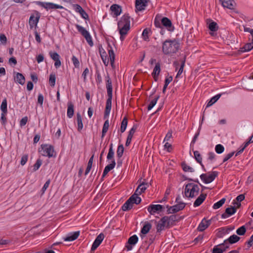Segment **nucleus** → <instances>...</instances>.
<instances>
[{
  "label": "nucleus",
  "mask_w": 253,
  "mask_h": 253,
  "mask_svg": "<svg viewBox=\"0 0 253 253\" xmlns=\"http://www.w3.org/2000/svg\"><path fill=\"white\" fill-rule=\"evenodd\" d=\"M118 26L120 34V40L123 41L130 29L129 17L127 15L123 16L118 22Z\"/></svg>",
  "instance_id": "nucleus-1"
},
{
  "label": "nucleus",
  "mask_w": 253,
  "mask_h": 253,
  "mask_svg": "<svg viewBox=\"0 0 253 253\" xmlns=\"http://www.w3.org/2000/svg\"><path fill=\"white\" fill-rule=\"evenodd\" d=\"M179 43L176 40H166L162 45V51L165 54L174 53L178 51Z\"/></svg>",
  "instance_id": "nucleus-2"
},
{
  "label": "nucleus",
  "mask_w": 253,
  "mask_h": 253,
  "mask_svg": "<svg viewBox=\"0 0 253 253\" xmlns=\"http://www.w3.org/2000/svg\"><path fill=\"white\" fill-rule=\"evenodd\" d=\"M108 52L109 57H108L106 52L103 48H99L100 54L104 64L105 66H107L110 62L111 66L114 67L115 55L112 48L109 45H108Z\"/></svg>",
  "instance_id": "nucleus-3"
},
{
  "label": "nucleus",
  "mask_w": 253,
  "mask_h": 253,
  "mask_svg": "<svg viewBox=\"0 0 253 253\" xmlns=\"http://www.w3.org/2000/svg\"><path fill=\"white\" fill-rule=\"evenodd\" d=\"M200 188L198 184L189 183L186 185L184 194L187 198H194L199 194Z\"/></svg>",
  "instance_id": "nucleus-4"
},
{
  "label": "nucleus",
  "mask_w": 253,
  "mask_h": 253,
  "mask_svg": "<svg viewBox=\"0 0 253 253\" xmlns=\"http://www.w3.org/2000/svg\"><path fill=\"white\" fill-rule=\"evenodd\" d=\"M161 24L169 31H173L174 27L172 25L171 21L167 17L160 19V17L157 15L154 21V24L156 27L161 28Z\"/></svg>",
  "instance_id": "nucleus-5"
},
{
  "label": "nucleus",
  "mask_w": 253,
  "mask_h": 253,
  "mask_svg": "<svg viewBox=\"0 0 253 253\" xmlns=\"http://www.w3.org/2000/svg\"><path fill=\"white\" fill-rule=\"evenodd\" d=\"M39 152L42 156L48 157L49 158L52 157L55 155L54 148L50 144H42L41 146Z\"/></svg>",
  "instance_id": "nucleus-6"
},
{
  "label": "nucleus",
  "mask_w": 253,
  "mask_h": 253,
  "mask_svg": "<svg viewBox=\"0 0 253 253\" xmlns=\"http://www.w3.org/2000/svg\"><path fill=\"white\" fill-rule=\"evenodd\" d=\"M141 202V198L135 195H132L123 205L122 210L126 211L131 209L132 208L133 204H138Z\"/></svg>",
  "instance_id": "nucleus-7"
},
{
  "label": "nucleus",
  "mask_w": 253,
  "mask_h": 253,
  "mask_svg": "<svg viewBox=\"0 0 253 253\" xmlns=\"http://www.w3.org/2000/svg\"><path fill=\"white\" fill-rule=\"evenodd\" d=\"M78 31L81 34V35L85 39L88 44L92 46L93 45V42L92 40L91 36L89 33L84 27L80 25L76 26Z\"/></svg>",
  "instance_id": "nucleus-8"
},
{
  "label": "nucleus",
  "mask_w": 253,
  "mask_h": 253,
  "mask_svg": "<svg viewBox=\"0 0 253 253\" xmlns=\"http://www.w3.org/2000/svg\"><path fill=\"white\" fill-rule=\"evenodd\" d=\"M217 176L216 171L202 174L200 175V178L205 183H210Z\"/></svg>",
  "instance_id": "nucleus-9"
},
{
  "label": "nucleus",
  "mask_w": 253,
  "mask_h": 253,
  "mask_svg": "<svg viewBox=\"0 0 253 253\" xmlns=\"http://www.w3.org/2000/svg\"><path fill=\"white\" fill-rule=\"evenodd\" d=\"M185 58L179 60L175 61L173 63V65L175 68V70L177 71L178 70V72L176 75V78H178L180 76V75L182 74L183 71V68L185 66Z\"/></svg>",
  "instance_id": "nucleus-10"
},
{
  "label": "nucleus",
  "mask_w": 253,
  "mask_h": 253,
  "mask_svg": "<svg viewBox=\"0 0 253 253\" xmlns=\"http://www.w3.org/2000/svg\"><path fill=\"white\" fill-rule=\"evenodd\" d=\"M37 3L38 5L44 8L46 10H49L51 9H61L63 8L62 6L52 2L37 1Z\"/></svg>",
  "instance_id": "nucleus-11"
},
{
  "label": "nucleus",
  "mask_w": 253,
  "mask_h": 253,
  "mask_svg": "<svg viewBox=\"0 0 253 253\" xmlns=\"http://www.w3.org/2000/svg\"><path fill=\"white\" fill-rule=\"evenodd\" d=\"M138 241V238L136 235H134L130 237L125 246V248L127 251L131 250Z\"/></svg>",
  "instance_id": "nucleus-12"
},
{
  "label": "nucleus",
  "mask_w": 253,
  "mask_h": 253,
  "mask_svg": "<svg viewBox=\"0 0 253 253\" xmlns=\"http://www.w3.org/2000/svg\"><path fill=\"white\" fill-rule=\"evenodd\" d=\"M178 198H176V201L177 202V204L174 206H173L172 207H170L169 209V211L170 213H175L176 212H178L182 210H183L185 206V204L183 202H178Z\"/></svg>",
  "instance_id": "nucleus-13"
},
{
  "label": "nucleus",
  "mask_w": 253,
  "mask_h": 253,
  "mask_svg": "<svg viewBox=\"0 0 253 253\" xmlns=\"http://www.w3.org/2000/svg\"><path fill=\"white\" fill-rule=\"evenodd\" d=\"M163 209V207L161 205H151L147 208L148 212L152 215L160 213Z\"/></svg>",
  "instance_id": "nucleus-14"
},
{
  "label": "nucleus",
  "mask_w": 253,
  "mask_h": 253,
  "mask_svg": "<svg viewBox=\"0 0 253 253\" xmlns=\"http://www.w3.org/2000/svg\"><path fill=\"white\" fill-rule=\"evenodd\" d=\"M40 16L39 13L32 14L29 18V25L31 29L36 28L39 22Z\"/></svg>",
  "instance_id": "nucleus-15"
},
{
  "label": "nucleus",
  "mask_w": 253,
  "mask_h": 253,
  "mask_svg": "<svg viewBox=\"0 0 253 253\" xmlns=\"http://www.w3.org/2000/svg\"><path fill=\"white\" fill-rule=\"evenodd\" d=\"M222 5L229 9H234L236 4L234 0H219Z\"/></svg>",
  "instance_id": "nucleus-16"
},
{
  "label": "nucleus",
  "mask_w": 253,
  "mask_h": 253,
  "mask_svg": "<svg viewBox=\"0 0 253 253\" xmlns=\"http://www.w3.org/2000/svg\"><path fill=\"white\" fill-rule=\"evenodd\" d=\"M168 220V217L166 216L163 217L161 218L157 225L156 228L157 232H160L164 229L167 224L169 223Z\"/></svg>",
  "instance_id": "nucleus-17"
},
{
  "label": "nucleus",
  "mask_w": 253,
  "mask_h": 253,
  "mask_svg": "<svg viewBox=\"0 0 253 253\" xmlns=\"http://www.w3.org/2000/svg\"><path fill=\"white\" fill-rule=\"evenodd\" d=\"M148 0H136L135 7L137 10H144L147 5Z\"/></svg>",
  "instance_id": "nucleus-18"
},
{
  "label": "nucleus",
  "mask_w": 253,
  "mask_h": 253,
  "mask_svg": "<svg viewBox=\"0 0 253 253\" xmlns=\"http://www.w3.org/2000/svg\"><path fill=\"white\" fill-rule=\"evenodd\" d=\"M50 57L55 61L54 66L57 68L60 66L61 61L60 60V56L56 52H49Z\"/></svg>",
  "instance_id": "nucleus-19"
},
{
  "label": "nucleus",
  "mask_w": 253,
  "mask_h": 253,
  "mask_svg": "<svg viewBox=\"0 0 253 253\" xmlns=\"http://www.w3.org/2000/svg\"><path fill=\"white\" fill-rule=\"evenodd\" d=\"M211 220H207L204 218L198 226V230L199 231H203L206 229L211 224Z\"/></svg>",
  "instance_id": "nucleus-20"
},
{
  "label": "nucleus",
  "mask_w": 253,
  "mask_h": 253,
  "mask_svg": "<svg viewBox=\"0 0 253 253\" xmlns=\"http://www.w3.org/2000/svg\"><path fill=\"white\" fill-rule=\"evenodd\" d=\"M104 238V236L103 234H100L96 238L95 241H94L91 250L94 251L96 250L97 247L100 245V244L102 242L103 239Z\"/></svg>",
  "instance_id": "nucleus-21"
},
{
  "label": "nucleus",
  "mask_w": 253,
  "mask_h": 253,
  "mask_svg": "<svg viewBox=\"0 0 253 253\" xmlns=\"http://www.w3.org/2000/svg\"><path fill=\"white\" fill-rule=\"evenodd\" d=\"M110 10L113 16L116 17L120 15L122 12V8L118 4H113L110 7Z\"/></svg>",
  "instance_id": "nucleus-22"
},
{
  "label": "nucleus",
  "mask_w": 253,
  "mask_h": 253,
  "mask_svg": "<svg viewBox=\"0 0 253 253\" xmlns=\"http://www.w3.org/2000/svg\"><path fill=\"white\" fill-rule=\"evenodd\" d=\"M236 212V208L235 207H230L227 208L226 209L225 212L222 214L221 217L223 218H226L234 214Z\"/></svg>",
  "instance_id": "nucleus-23"
},
{
  "label": "nucleus",
  "mask_w": 253,
  "mask_h": 253,
  "mask_svg": "<svg viewBox=\"0 0 253 253\" xmlns=\"http://www.w3.org/2000/svg\"><path fill=\"white\" fill-rule=\"evenodd\" d=\"M80 235V232L77 231L70 233L64 237V241H73L78 238Z\"/></svg>",
  "instance_id": "nucleus-24"
},
{
  "label": "nucleus",
  "mask_w": 253,
  "mask_h": 253,
  "mask_svg": "<svg viewBox=\"0 0 253 253\" xmlns=\"http://www.w3.org/2000/svg\"><path fill=\"white\" fill-rule=\"evenodd\" d=\"M240 237L236 235L231 236L227 240H225L224 243L226 245V248H228V243L231 244L237 242L240 240Z\"/></svg>",
  "instance_id": "nucleus-25"
},
{
  "label": "nucleus",
  "mask_w": 253,
  "mask_h": 253,
  "mask_svg": "<svg viewBox=\"0 0 253 253\" xmlns=\"http://www.w3.org/2000/svg\"><path fill=\"white\" fill-rule=\"evenodd\" d=\"M147 188V184L146 183H141L137 188L135 193L132 195L138 196L141 195L142 193L144 192Z\"/></svg>",
  "instance_id": "nucleus-26"
},
{
  "label": "nucleus",
  "mask_w": 253,
  "mask_h": 253,
  "mask_svg": "<svg viewBox=\"0 0 253 253\" xmlns=\"http://www.w3.org/2000/svg\"><path fill=\"white\" fill-rule=\"evenodd\" d=\"M233 228L228 227H222L217 229V236L218 237H222L224 235L228 234Z\"/></svg>",
  "instance_id": "nucleus-27"
},
{
  "label": "nucleus",
  "mask_w": 253,
  "mask_h": 253,
  "mask_svg": "<svg viewBox=\"0 0 253 253\" xmlns=\"http://www.w3.org/2000/svg\"><path fill=\"white\" fill-rule=\"evenodd\" d=\"M207 197V194H201L197 198L193 204V206L195 207H198L200 206L203 202L205 200Z\"/></svg>",
  "instance_id": "nucleus-28"
},
{
  "label": "nucleus",
  "mask_w": 253,
  "mask_h": 253,
  "mask_svg": "<svg viewBox=\"0 0 253 253\" xmlns=\"http://www.w3.org/2000/svg\"><path fill=\"white\" fill-rule=\"evenodd\" d=\"M226 245L224 243L215 246L212 251V253H223L226 250Z\"/></svg>",
  "instance_id": "nucleus-29"
},
{
  "label": "nucleus",
  "mask_w": 253,
  "mask_h": 253,
  "mask_svg": "<svg viewBox=\"0 0 253 253\" xmlns=\"http://www.w3.org/2000/svg\"><path fill=\"white\" fill-rule=\"evenodd\" d=\"M253 134L249 138V140L247 141L246 143H245L243 145H242L240 148V150H238L236 154V156H238V155H239L240 154L242 153L244 149L249 145V144H250L251 143H253Z\"/></svg>",
  "instance_id": "nucleus-30"
},
{
  "label": "nucleus",
  "mask_w": 253,
  "mask_h": 253,
  "mask_svg": "<svg viewBox=\"0 0 253 253\" xmlns=\"http://www.w3.org/2000/svg\"><path fill=\"white\" fill-rule=\"evenodd\" d=\"M14 81L21 85H23L25 82L24 76L21 73H17L14 76Z\"/></svg>",
  "instance_id": "nucleus-31"
},
{
  "label": "nucleus",
  "mask_w": 253,
  "mask_h": 253,
  "mask_svg": "<svg viewBox=\"0 0 253 253\" xmlns=\"http://www.w3.org/2000/svg\"><path fill=\"white\" fill-rule=\"evenodd\" d=\"M116 165V162L115 160H113L111 161V163L106 166L104 169L103 173V176H105L111 170L113 169Z\"/></svg>",
  "instance_id": "nucleus-32"
},
{
  "label": "nucleus",
  "mask_w": 253,
  "mask_h": 253,
  "mask_svg": "<svg viewBox=\"0 0 253 253\" xmlns=\"http://www.w3.org/2000/svg\"><path fill=\"white\" fill-rule=\"evenodd\" d=\"M160 64L159 63H156L152 73V76L155 81H157L158 77L160 73Z\"/></svg>",
  "instance_id": "nucleus-33"
},
{
  "label": "nucleus",
  "mask_w": 253,
  "mask_h": 253,
  "mask_svg": "<svg viewBox=\"0 0 253 253\" xmlns=\"http://www.w3.org/2000/svg\"><path fill=\"white\" fill-rule=\"evenodd\" d=\"M112 98H108L106 101V107H105V110L104 112V117H107L110 113L111 109L112 107Z\"/></svg>",
  "instance_id": "nucleus-34"
},
{
  "label": "nucleus",
  "mask_w": 253,
  "mask_h": 253,
  "mask_svg": "<svg viewBox=\"0 0 253 253\" xmlns=\"http://www.w3.org/2000/svg\"><path fill=\"white\" fill-rule=\"evenodd\" d=\"M106 88L107 90V94L109 98H112V82L109 78L107 80Z\"/></svg>",
  "instance_id": "nucleus-35"
},
{
  "label": "nucleus",
  "mask_w": 253,
  "mask_h": 253,
  "mask_svg": "<svg viewBox=\"0 0 253 253\" xmlns=\"http://www.w3.org/2000/svg\"><path fill=\"white\" fill-rule=\"evenodd\" d=\"M151 227L152 225L150 223L148 222H145L141 229V233L144 235L147 234L150 231Z\"/></svg>",
  "instance_id": "nucleus-36"
},
{
  "label": "nucleus",
  "mask_w": 253,
  "mask_h": 253,
  "mask_svg": "<svg viewBox=\"0 0 253 253\" xmlns=\"http://www.w3.org/2000/svg\"><path fill=\"white\" fill-rule=\"evenodd\" d=\"M215 157V154H214V153L212 152H209L207 154V158L205 160V163H206L207 164L211 163L214 160Z\"/></svg>",
  "instance_id": "nucleus-37"
},
{
  "label": "nucleus",
  "mask_w": 253,
  "mask_h": 253,
  "mask_svg": "<svg viewBox=\"0 0 253 253\" xmlns=\"http://www.w3.org/2000/svg\"><path fill=\"white\" fill-rule=\"evenodd\" d=\"M74 113V105L72 103H68V109H67V116L71 118L73 117Z\"/></svg>",
  "instance_id": "nucleus-38"
},
{
  "label": "nucleus",
  "mask_w": 253,
  "mask_h": 253,
  "mask_svg": "<svg viewBox=\"0 0 253 253\" xmlns=\"http://www.w3.org/2000/svg\"><path fill=\"white\" fill-rule=\"evenodd\" d=\"M151 30L148 28L145 29L142 34V37L145 41H149Z\"/></svg>",
  "instance_id": "nucleus-39"
},
{
  "label": "nucleus",
  "mask_w": 253,
  "mask_h": 253,
  "mask_svg": "<svg viewBox=\"0 0 253 253\" xmlns=\"http://www.w3.org/2000/svg\"><path fill=\"white\" fill-rule=\"evenodd\" d=\"M77 122L78 125V130H81L83 127V124L82 122V118L81 114L79 113L77 114Z\"/></svg>",
  "instance_id": "nucleus-40"
},
{
  "label": "nucleus",
  "mask_w": 253,
  "mask_h": 253,
  "mask_svg": "<svg viewBox=\"0 0 253 253\" xmlns=\"http://www.w3.org/2000/svg\"><path fill=\"white\" fill-rule=\"evenodd\" d=\"M109 126V120H107L105 123H104L103 128H102V136L101 137L103 138L104 136L106 134V133L107 132L108 130V128Z\"/></svg>",
  "instance_id": "nucleus-41"
},
{
  "label": "nucleus",
  "mask_w": 253,
  "mask_h": 253,
  "mask_svg": "<svg viewBox=\"0 0 253 253\" xmlns=\"http://www.w3.org/2000/svg\"><path fill=\"white\" fill-rule=\"evenodd\" d=\"M114 152L113 149V144H111L109 150V152L108 153V155L107 156V160H111V161L113 160H114Z\"/></svg>",
  "instance_id": "nucleus-42"
},
{
  "label": "nucleus",
  "mask_w": 253,
  "mask_h": 253,
  "mask_svg": "<svg viewBox=\"0 0 253 253\" xmlns=\"http://www.w3.org/2000/svg\"><path fill=\"white\" fill-rule=\"evenodd\" d=\"M220 94H217L215 96L212 97L211 100L208 102L207 107H210L216 102L219 98L220 97Z\"/></svg>",
  "instance_id": "nucleus-43"
},
{
  "label": "nucleus",
  "mask_w": 253,
  "mask_h": 253,
  "mask_svg": "<svg viewBox=\"0 0 253 253\" xmlns=\"http://www.w3.org/2000/svg\"><path fill=\"white\" fill-rule=\"evenodd\" d=\"M0 110L2 112L4 113H7V100L6 98L3 99L1 105H0Z\"/></svg>",
  "instance_id": "nucleus-44"
},
{
  "label": "nucleus",
  "mask_w": 253,
  "mask_h": 253,
  "mask_svg": "<svg viewBox=\"0 0 253 253\" xmlns=\"http://www.w3.org/2000/svg\"><path fill=\"white\" fill-rule=\"evenodd\" d=\"M194 155L197 162L199 163L202 166H203L202 165V158L199 152L198 151H195L194 152Z\"/></svg>",
  "instance_id": "nucleus-45"
},
{
  "label": "nucleus",
  "mask_w": 253,
  "mask_h": 253,
  "mask_svg": "<svg viewBox=\"0 0 253 253\" xmlns=\"http://www.w3.org/2000/svg\"><path fill=\"white\" fill-rule=\"evenodd\" d=\"M93 157H94V156L92 155L89 160V161L87 164V167L86 169L85 172V175H87L89 173V172L90 171V170L91 169L92 163H93Z\"/></svg>",
  "instance_id": "nucleus-46"
},
{
  "label": "nucleus",
  "mask_w": 253,
  "mask_h": 253,
  "mask_svg": "<svg viewBox=\"0 0 253 253\" xmlns=\"http://www.w3.org/2000/svg\"><path fill=\"white\" fill-rule=\"evenodd\" d=\"M127 125V119L126 117H125L122 122L121 126V132H124L126 128Z\"/></svg>",
  "instance_id": "nucleus-47"
},
{
  "label": "nucleus",
  "mask_w": 253,
  "mask_h": 253,
  "mask_svg": "<svg viewBox=\"0 0 253 253\" xmlns=\"http://www.w3.org/2000/svg\"><path fill=\"white\" fill-rule=\"evenodd\" d=\"M181 167L183 170L185 172H192L194 171V169L192 167H190L184 163H182Z\"/></svg>",
  "instance_id": "nucleus-48"
},
{
  "label": "nucleus",
  "mask_w": 253,
  "mask_h": 253,
  "mask_svg": "<svg viewBox=\"0 0 253 253\" xmlns=\"http://www.w3.org/2000/svg\"><path fill=\"white\" fill-rule=\"evenodd\" d=\"M159 98V96L155 97L154 99H152L148 106V110H150L152 108L156 105L157 102Z\"/></svg>",
  "instance_id": "nucleus-49"
},
{
  "label": "nucleus",
  "mask_w": 253,
  "mask_h": 253,
  "mask_svg": "<svg viewBox=\"0 0 253 253\" xmlns=\"http://www.w3.org/2000/svg\"><path fill=\"white\" fill-rule=\"evenodd\" d=\"M226 201L225 198H222L218 202L215 203L213 206V208L214 209H217L221 207L225 203Z\"/></svg>",
  "instance_id": "nucleus-50"
},
{
  "label": "nucleus",
  "mask_w": 253,
  "mask_h": 253,
  "mask_svg": "<svg viewBox=\"0 0 253 253\" xmlns=\"http://www.w3.org/2000/svg\"><path fill=\"white\" fill-rule=\"evenodd\" d=\"M209 29L213 32L216 31L218 30V26L216 22H211L208 26Z\"/></svg>",
  "instance_id": "nucleus-51"
},
{
  "label": "nucleus",
  "mask_w": 253,
  "mask_h": 253,
  "mask_svg": "<svg viewBox=\"0 0 253 253\" xmlns=\"http://www.w3.org/2000/svg\"><path fill=\"white\" fill-rule=\"evenodd\" d=\"M124 148L122 144L118 146L117 151V155L119 158H121L123 154Z\"/></svg>",
  "instance_id": "nucleus-52"
},
{
  "label": "nucleus",
  "mask_w": 253,
  "mask_h": 253,
  "mask_svg": "<svg viewBox=\"0 0 253 253\" xmlns=\"http://www.w3.org/2000/svg\"><path fill=\"white\" fill-rule=\"evenodd\" d=\"M56 77L54 74H51L49 79V84L52 86H54L55 84Z\"/></svg>",
  "instance_id": "nucleus-53"
},
{
  "label": "nucleus",
  "mask_w": 253,
  "mask_h": 253,
  "mask_svg": "<svg viewBox=\"0 0 253 253\" xmlns=\"http://www.w3.org/2000/svg\"><path fill=\"white\" fill-rule=\"evenodd\" d=\"M42 164V161L39 159L37 160L36 163L33 166V171H37L40 168Z\"/></svg>",
  "instance_id": "nucleus-54"
},
{
  "label": "nucleus",
  "mask_w": 253,
  "mask_h": 253,
  "mask_svg": "<svg viewBox=\"0 0 253 253\" xmlns=\"http://www.w3.org/2000/svg\"><path fill=\"white\" fill-rule=\"evenodd\" d=\"M253 48V42L247 43L243 47V51H248Z\"/></svg>",
  "instance_id": "nucleus-55"
},
{
  "label": "nucleus",
  "mask_w": 253,
  "mask_h": 253,
  "mask_svg": "<svg viewBox=\"0 0 253 253\" xmlns=\"http://www.w3.org/2000/svg\"><path fill=\"white\" fill-rule=\"evenodd\" d=\"M215 152L218 154H221L224 152V147L221 144H217L215 147Z\"/></svg>",
  "instance_id": "nucleus-56"
},
{
  "label": "nucleus",
  "mask_w": 253,
  "mask_h": 253,
  "mask_svg": "<svg viewBox=\"0 0 253 253\" xmlns=\"http://www.w3.org/2000/svg\"><path fill=\"white\" fill-rule=\"evenodd\" d=\"M246 229L245 226H242L236 230V233L239 235H243L245 234Z\"/></svg>",
  "instance_id": "nucleus-57"
},
{
  "label": "nucleus",
  "mask_w": 253,
  "mask_h": 253,
  "mask_svg": "<svg viewBox=\"0 0 253 253\" xmlns=\"http://www.w3.org/2000/svg\"><path fill=\"white\" fill-rule=\"evenodd\" d=\"M54 132H55V130L56 132L53 134V137L54 138L58 139L61 135V129L59 127L57 128H54Z\"/></svg>",
  "instance_id": "nucleus-58"
},
{
  "label": "nucleus",
  "mask_w": 253,
  "mask_h": 253,
  "mask_svg": "<svg viewBox=\"0 0 253 253\" xmlns=\"http://www.w3.org/2000/svg\"><path fill=\"white\" fill-rule=\"evenodd\" d=\"M136 129V127L133 126L131 129L129 130L127 137L132 139L134 133H135Z\"/></svg>",
  "instance_id": "nucleus-59"
},
{
  "label": "nucleus",
  "mask_w": 253,
  "mask_h": 253,
  "mask_svg": "<svg viewBox=\"0 0 253 253\" xmlns=\"http://www.w3.org/2000/svg\"><path fill=\"white\" fill-rule=\"evenodd\" d=\"M28 156L27 155H24L22 156L20 161V164L22 166L25 165L28 161Z\"/></svg>",
  "instance_id": "nucleus-60"
},
{
  "label": "nucleus",
  "mask_w": 253,
  "mask_h": 253,
  "mask_svg": "<svg viewBox=\"0 0 253 253\" xmlns=\"http://www.w3.org/2000/svg\"><path fill=\"white\" fill-rule=\"evenodd\" d=\"M72 60L75 67H79L80 65V62L78 58H76L75 56H73L72 58Z\"/></svg>",
  "instance_id": "nucleus-61"
},
{
  "label": "nucleus",
  "mask_w": 253,
  "mask_h": 253,
  "mask_svg": "<svg viewBox=\"0 0 253 253\" xmlns=\"http://www.w3.org/2000/svg\"><path fill=\"white\" fill-rule=\"evenodd\" d=\"M0 42L1 44H5L7 42V38L4 34L0 35Z\"/></svg>",
  "instance_id": "nucleus-62"
},
{
  "label": "nucleus",
  "mask_w": 253,
  "mask_h": 253,
  "mask_svg": "<svg viewBox=\"0 0 253 253\" xmlns=\"http://www.w3.org/2000/svg\"><path fill=\"white\" fill-rule=\"evenodd\" d=\"M50 183V180L48 179L46 181V182L44 183L43 186L42 188V193H44L47 188L48 187L49 184Z\"/></svg>",
  "instance_id": "nucleus-63"
},
{
  "label": "nucleus",
  "mask_w": 253,
  "mask_h": 253,
  "mask_svg": "<svg viewBox=\"0 0 253 253\" xmlns=\"http://www.w3.org/2000/svg\"><path fill=\"white\" fill-rule=\"evenodd\" d=\"M234 154V152H231L228 154H227L226 156H225L223 160V162L224 163L225 162H226L227 161H228L229 159H230Z\"/></svg>",
  "instance_id": "nucleus-64"
}]
</instances>
